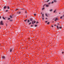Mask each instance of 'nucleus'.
<instances>
[{
    "label": "nucleus",
    "mask_w": 64,
    "mask_h": 64,
    "mask_svg": "<svg viewBox=\"0 0 64 64\" xmlns=\"http://www.w3.org/2000/svg\"><path fill=\"white\" fill-rule=\"evenodd\" d=\"M0 25H3V22H2V21H1L0 22Z\"/></svg>",
    "instance_id": "f257e3e1"
},
{
    "label": "nucleus",
    "mask_w": 64,
    "mask_h": 64,
    "mask_svg": "<svg viewBox=\"0 0 64 64\" xmlns=\"http://www.w3.org/2000/svg\"><path fill=\"white\" fill-rule=\"evenodd\" d=\"M2 58L4 60V59H5V57L4 56H3L2 57Z\"/></svg>",
    "instance_id": "f03ea898"
},
{
    "label": "nucleus",
    "mask_w": 64,
    "mask_h": 64,
    "mask_svg": "<svg viewBox=\"0 0 64 64\" xmlns=\"http://www.w3.org/2000/svg\"><path fill=\"white\" fill-rule=\"evenodd\" d=\"M6 8H7V7L6 6H4V9H6Z\"/></svg>",
    "instance_id": "7ed1b4c3"
},
{
    "label": "nucleus",
    "mask_w": 64,
    "mask_h": 64,
    "mask_svg": "<svg viewBox=\"0 0 64 64\" xmlns=\"http://www.w3.org/2000/svg\"><path fill=\"white\" fill-rule=\"evenodd\" d=\"M58 20V18H56L55 20V21H56V20Z\"/></svg>",
    "instance_id": "20e7f679"
},
{
    "label": "nucleus",
    "mask_w": 64,
    "mask_h": 64,
    "mask_svg": "<svg viewBox=\"0 0 64 64\" xmlns=\"http://www.w3.org/2000/svg\"><path fill=\"white\" fill-rule=\"evenodd\" d=\"M30 21H32V20H33V18H30Z\"/></svg>",
    "instance_id": "39448f33"
},
{
    "label": "nucleus",
    "mask_w": 64,
    "mask_h": 64,
    "mask_svg": "<svg viewBox=\"0 0 64 64\" xmlns=\"http://www.w3.org/2000/svg\"><path fill=\"white\" fill-rule=\"evenodd\" d=\"M63 17H64V15H63L62 16H61L60 17V19H62V18Z\"/></svg>",
    "instance_id": "423d86ee"
},
{
    "label": "nucleus",
    "mask_w": 64,
    "mask_h": 64,
    "mask_svg": "<svg viewBox=\"0 0 64 64\" xmlns=\"http://www.w3.org/2000/svg\"><path fill=\"white\" fill-rule=\"evenodd\" d=\"M54 2H55V3L57 2V0H54Z\"/></svg>",
    "instance_id": "0eeeda50"
},
{
    "label": "nucleus",
    "mask_w": 64,
    "mask_h": 64,
    "mask_svg": "<svg viewBox=\"0 0 64 64\" xmlns=\"http://www.w3.org/2000/svg\"><path fill=\"white\" fill-rule=\"evenodd\" d=\"M54 10V13H55V12H56V10Z\"/></svg>",
    "instance_id": "6e6552de"
},
{
    "label": "nucleus",
    "mask_w": 64,
    "mask_h": 64,
    "mask_svg": "<svg viewBox=\"0 0 64 64\" xmlns=\"http://www.w3.org/2000/svg\"><path fill=\"white\" fill-rule=\"evenodd\" d=\"M45 15L46 17H48V15H47V14H46Z\"/></svg>",
    "instance_id": "1a4fd4ad"
},
{
    "label": "nucleus",
    "mask_w": 64,
    "mask_h": 64,
    "mask_svg": "<svg viewBox=\"0 0 64 64\" xmlns=\"http://www.w3.org/2000/svg\"><path fill=\"white\" fill-rule=\"evenodd\" d=\"M52 11H53V10L52 9L50 10V12H52Z\"/></svg>",
    "instance_id": "9d476101"
},
{
    "label": "nucleus",
    "mask_w": 64,
    "mask_h": 64,
    "mask_svg": "<svg viewBox=\"0 0 64 64\" xmlns=\"http://www.w3.org/2000/svg\"><path fill=\"white\" fill-rule=\"evenodd\" d=\"M12 48H11L10 50V52H12Z\"/></svg>",
    "instance_id": "9b49d317"
},
{
    "label": "nucleus",
    "mask_w": 64,
    "mask_h": 64,
    "mask_svg": "<svg viewBox=\"0 0 64 64\" xmlns=\"http://www.w3.org/2000/svg\"><path fill=\"white\" fill-rule=\"evenodd\" d=\"M32 24H34V21H33L32 22Z\"/></svg>",
    "instance_id": "f8f14e48"
},
{
    "label": "nucleus",
    "mask_w": 64,
    "mask_h": 64,
    "mask_svg": "<svg viewBox=\"0 0 64 64\" xmlns=\"http://www.w3.org/2000/svg\"><path fill=\"white\" fill-rule=\"evenodd\" d=\"M13 21V20H10V22H12Z\"/></svg>",
    "instance_id": "ddd939ff"
},
{
    "label": "nucleus",
    "mask_w": 64,
    "mask_h": 64,
    "mask_svg": "<svg viewBox=\"0 0 64 64\" xmlns=\"http://www.w3.org/2000/svg\"><path fill=\"white\" fill-rule=\"evenodd\" d=\"M2 18L4 20H5V18L4 17H3Z\"/></svg>",
    "instance_id": "4468645a"
},
{
    "label": "nucleus",
    "mask_w": 64,
    "mask_h": 64,
    "mask_svg": "<svg viewBox=\"0 0 64 64\" xmlns=\"http://www.w3.org/2000/svg\"><path fill=\"white\" fill-rule=\"evenodd\" d=\"M10 17L11 18H12V16H10Z\"/></svg>",
    "instance_id": "2eb2a0df"
},
{
    "label": "nucleus",
    "mask_w": 64,
    "mask_h": 64,
    "mask_svg": "<svg viewBox=\"0 0 64 64\" xmlns=\"http://www.w3.org/2000/svg\"><path fill=\"white\" fill-rule=\"evenodd\" d=\"M57 28L59 29V27H58V26H57Z\"/></svg>",
    "instance_id": "dca6fc26"
},
{
    "label": "nucleus",
    "mask_w": 64,
    "mask_h": 64,
    "mask_svg": "<svg viewBox=\"0 0 64 64\" xmlns=\"http://www.w3.org/2000/svg\"><path fill=\"white\" fill-rule=\"evenodd\" d=\"M7 8L8 9H9V7L8 6L7 7Z\"/></svg>",
    "instance_id": "f3484780"
},
{
    "label": "nucleus",
    "mask_w": 64,
    "mask_h": 64,
    "mask_svg": "<svg viewBox=\"0 0 64 64\" xmlns=\"http://www.w3.org/2000/svg\"><path fill=\"white\" fill-rule=\"evenodd\" d=\"M28 22H30V20H28Z\"/></svg>",
    "instance_id": "a211bd4d"
},
{
    "label": "nucleus",
    "mask_w": 64,
    "mask_h": 64,
    "mask_svg": "<svg viewBox=\"0 0 64 64\" xmlns=\"http://www.w3.org/2000/svg\"><path fill=\"white\" fill-rule=\"evenodd\" d=\"M50 24V22H48L47 23V24Z\"/></svg>",
    "instance_id": "6ab92c4d"
},
{
    "label": "nucleus",
    "mask_w": 64,
    "mask_h": 64,
    "mask_svg": "<svg viewBox=\"0 0 64 64\" xmlns=\"http://www.w3.org/2000/svg\"><path fill=\"white\" fill-rule=\"evenodd\" d=\"M42 17H44V14H42Z\"/></svg>",
    "instance_id": "aec40b11"
},
{
    "label": "nucleus",
    "mask_w": 64,
    "mask_h": 64,
    "mask_svg": "<svg viewBox=\"0 0 64 64\" xmlns=\"http://www.w3.org/2000/svg\"><path fill=\"white\" fill-rule=\"evenodd\" d=\"M37 25H35V27H37Z\"/></svg>",
    "instance_id": "412c9836"
},
{
    "label": "nucleus",
    "mask_w": 64,
    "mask_h": 64,
    "mask_svg": "<svg viewBox=\"0 0 64 64\" xmlns=\"http://www.w3.org/2000/svg\"><path fill=\"white\" fill-rule=\"evenodd\" d=\"M6 12H8V10H6Z\"/></svg>",
    "instance_id": "4be33fe9"
},
{
    "label": "nucleus",
    "mask_w": 64,
    "mask_h": 64,
    "mask_svg": "<svg viewBox=\"0 0 64 64\" xmlns=\"http://www.w3.org/2000/svg\"><path fill=\"white\" fill-rule=\"evenodd\" d=\"M49 6V5H46V7H48Z\"/></svg>",
    "instance_id": "5701e85b"
},
{
    "label": "nucleus",
    "mask_w": 64,
    "mask_h": 64,
    "mask_svg": "<svg viewBox=\"0 0 64 64\" xmlns=\"http://www.w3.org/2000/svg\"><path fill=\"white\" fill-rule=\"evenodd\" d=\"M34 16H36V14H34Z\"/></svg>",
    "instance_id": "b1692460"
},
{
    "label": "nucleus",
    "mask_w": 64,
    "mask_h": 64,
    "mask_svg": "<svg viewBox=\"0 0 64 64\" xmlns=\"http://www.w3.org/2000/svg\"><path fill=\"white\" fill-rule=\"evenodd\" d=\"M18 14H20L21 13V12H18Z\"/></svg>",
    "instance_id": "393cba45"
},
{
    "label": "nucleus",
    "mask_w": 64,
    "mask_h": 64,
    "mask_svg": "<svg viewBox=\"0 0 64 64\" xmlns=\"http://www.w3.org/2000/svg\"><path fill=\"white\" fill-rule=\"evenodd\" d=\"M25 18H27V15H26V16H25Z\"/></svg>",
    "instance_id": "a878e982"
},
{
    "label": "nucleus",
    "mask_w": 64,
    "mask_h": 64,
    "mask_svg": "<svg viewBox=\"0 0 64 64\" xmlns=\"http://www.w3.org/2000/svg\"><path fill=\"white\" fill-rule=\"evenodd\" d=\"M27 20H24V22H26V21H27Z\"/></svg>",
    "instance_id": "bb28decb"
},
{
    "label": "nucleus",
    "mask_w": 64,
    "mask_h": 64,
    "mask_svg": "<svg viewBox=\"0 0 64 64\" xmlns=\"http://www.w3.org/2000/svg\"><path fill=\"white\" fill-rule=\"evenodd\" d=\"M59 28H60V29H62V27H60Z\"/></svg>",
    "instance_id": "cd10ccee"
},
{
    "label": "nucleus",
    "mask_w": 64,
    "mask_h": 64,
    "mask_svg": "<svg viewBox=\"0 0 64 64\" xmlns=\"http://www.w3.org/2000/svg\"><path fill=\"white\" fill-rule=\"evenodd\" d=\"M31 24V22H30L29 24V25H30V24Z\"/></svg>",
    "instance_id": "c85d7f7f"
},
{
    "label": "nucleus",
    "mask_w": 64,
    "mask_h": 64,
    "mask_svg": "<svg viewBox=\"0 0 64 64\" xmlns=\"http://www.w3.org/2000/svg\"><path fill=\"white\" fill-rule=\"evenodd\" d=\"M51 2H50V3H48V4H51Z\"/></svg>",
    "instance_id": "c756f323"
},
{
    "label": "nucleus",
    "mask_w": 64,
    "mask_h": 64,
    "mask_svg": "<svg viewBox=\"0 0 64 64\" xmlns=\"http://www.w3.org/2000/svg\"><path fill=\"white\" fill-rule=\"evenodd\" d=\"M8 19V20H10V18H9Z\"/></svg>",
    "instance_id": "7c9ffc66"
},
{
    "label": "nucleus",
    "mask_w": 64,
    "mask_h": 64,
    "mask_svg": "<svg viewBox=\"0 0 64 64\" xmlns=\"http://www.w3.org/2000/svg\"><path fill=\"white\" fill-rule=\"evenodd\" d=\"M38 23L39 22H36V24H38Z\"/></svg>",
    "instance_id": "2f4dec72"
},
{
    "label": "nucleus",
    "mask_w": 64,
    "mask_h": 64,
    "mask_svg": "<svg viewBox=\"0 0 64 64\" xmlns=\"http://www.w3.org/2000/svg\"><path fill=\"white\" fill-rule=\"evenodd\" d=\"M49 0H48L47 1V2H49Z\"/></svg>",
    "instance_id": "473e14b6"
},
{
    "label": "nucleus",
    "mask_w": 64,
    "mask_h": 64,
    "mask_svg": "<svg viewBox=\"0 0 64 64\" xmlns=\"http://www.w3.org/2000/svg\"><path fill=\"white\" fill-rule=\"evenodd\" d=\"M18 10V9L16 8V10Z\"/></svg>",
    "instance_id": "72a5a7b5"
},
{
    "label": "nucleus",
    "mask_w": 64,
    "mask_h": 64,
    "mask_svg": "<svg viewBox=\"0 0 64 64\" xmlns=\"http://www.w3.org/2000/svg\"><path fill=\"white\" fill-rule=\"evenodd\" d=\"M46 5V4H44V5L43 6V7H44V6H45V5Z\"/></svg>",
    "instance_id": "f704fd0d"
},
{
    "label": "nucleus",
    "mask_w": 64,
    "mask_h": 64,
    "mask_svg": "<svg viewBox=\"0 0 64 64\" xmlns=\"http://www.w3.org/2000/svg\"><path fill=\"white\" fill-rule=\"evenodd\" d=\"M44 8H42V10H44Z\"/></svg>",
    "instance_id": "c9c22d12"
},
{
    "label": "nucleus",
    "mask_w": 64,
    "mask_h": 64,
    "mask_svg": "<svg viewBox=\"0 0 64 64\" xmlns=\"http://www.w3.org/2000/svg\"><path fill=\"white\" fill-rule=\"evenodd\" d=\"M54 3V2H52V3Z\"/></svg>",
    "instance_id": "e433bc0d"
},
{
    "label": "nucleus",
    "mask_w": 64,
    "mask_h": 64,
    "mask_svg": "<svg viewBox=\"0 0 64 64\" xmlns=\"http://www.w3.org/2000/svg\"><path fill=\"white\" fill-rule=\"evenodd\" d=\"M64 52H62V54H64Z\"/></svg>",
    "instance_id": "4c0bfd02"
},
{
    "label": "nucleus",
    "mask_w": 64,
    "mask_h": 64,
    "mask_svg": "<svg viewBox=\"0 0 64 64\" xmlns=\"http://www.w3.org/2000/svg\"><path fill=\"white\" fill-rule=\"evenodd\" d=\"M47 22H48L47 21H46L45 22V23H47Z\"/></svg>",
    "instance_id": "58836bf2"
},
{
    "label": "nucleus",
    "mask_w": 64,
    "mask_h": 64,
    "mask_svg": "<svg viewBox=\"0 0 64 64\" xmlns=\"http://www.w3.org/2000/svg\"><path fill=\"white\" fill-rule=\"evenodd\" d=\"M36 23V21H35L34 22V23Z\"/></svg>",
    "instance_id": "ea45409f"
},
{
    "label": "nucleus",
    "mask_w": 64,
    "mask_h": 64,
    "mask_svg": "<svg viewBox=\"0 0 64 64\" xmlns=\"http://www.w3.org/2000/svg\"><path fill=\"white\" fill-rule=\"evenodd\" d=\"M26 13H27V11H26V12H25Z\"/></svg>",
    "instance_id": "a19ab883"
},
{
    "label": "nucleus",
    "mask_w": 64,
    "mask_h": 64,
    "mask_svg": "<svg viewBox=\"0 0 64 64\" xmlns=\"http://www.w3.org/2000/svg\"><path fill=\"white\" fill-rule=\"evenodd\" d=\"M58 24L59 25V26H60V25L59 24Z\"/></svg>",
    "instance_id": "79ce46f5"
},
{
    "label": "nucleus",
    "mask_w": 64,
    "mask_h": 64,
    "mask_svg": "<svg viewBox=\"0 0 64 64\" xmlns=\"http://www.w3.org/2000/svg\"><path fill=\"white\" fill-rule=\"evenodd\" d=\"M31 27H33V25H31Z\"/></svg>",
    "instance_id": "37998d69"
},
{
    "label": "nucleus",
    "mask_w": 64,
    "mask_h": 64,
    "mask_svg": "<svg viewBox=\"0 0 64 64\" xmlns=\"http://www.w3.org/2000/svg\"><path fill=\"white\" fill-rule=\"evenodd\" d=\"M42 20H44V18H42Z\"/></svg>",
    "instance_id": "c03bdc74"
},
{
    "label": "nucleus",
    "mask_w": 64,
    "mask_h": 64,
    "mask_svg": "<svg viewBox=\"0 0 64 64\" xmlns=\"http://www.w3.org/2000/svg\"><path fill=\"white\" fill-rule=\"evenodd\" d=\"M52 27H53V26H52Z\"/></svg>",
    "instance_id": "a18cd8bd"
},
{
    "label": "nucleus",
    "mask_w": 64,
    "mask_h": 64,
    "mask_svg": "<svg viewBox=\"0 0 64 64\" xmlns=\"http://www.w3.org/2000/svg\"><path fill=\"white\" fill-rule=\"evenodd\" d=\"M1 16H0V19H1Z\"/></svg>",
    "instance_id": "49530a36"
},
{
    "label": "nucleus",
    "mask_w": 64,
    "mask_h": 64,
    "mask_svg": "<svg viewBox=\"0 0 64 64\" xmlns=\"http://www.w3.org/2000/svg\"><path fill=\"white\" fill-rule=\"evenodd\" d=\"M54 26H56V25H54Z\"/></svg>",
    "instance_id": "de8ad7c7"
},
{
    "label": "nucleus",
    "mask_w": 64,
    "mask_h": 64,
    "mask_svg": "<svg viewBox=\"0 0 64 64\" xmlns=\"http://www.w3.org/2000/svg\"><path fill=\"white\" fill-rule=\"evenodd\" d=\"M23 10V8H22V10Z\"/></svg>",
    "instance_id": "09e8293b"
},
{
    "label": "nucleus",
    "mask_w": 64,
    "mask_h": 64,
    "mask_svg": "<svg viewBox=\"0 0 64 64\" xmlns=\"http://www.w3.org/2000/svg\"><path fill=\"white\" fill-rule=\"evenodd\" d=\"M46 19H47V18H46Z\"/></svg>",
    "instance_id": "8fccbe9b"
},
{
    "label": "nucleus",
    "mask_w": 64,
    "mask_h": 64,
    "mask_svg": "<svg viewBox=\"0 0 64 64\" xmlns=\"http://www.w3.org/2000/svg\"><path fill=\"white\" fill-rule=\"evenodd\" d=\"M6 18H7V17H6Z\"/></svg>",
    "instance_id": "3c124183"
},
{
    "label": "nucleus",
    "mask_w": 64,
    "mask_h": 64,
    "mask_svg": "<svg viewBox=\"0 0 64 64\" xmlns=\"http://www.w3.org/2000/svg\"><path fill=\"white\" fill-rule=\"evenodd\" d=\"M1 28V27H0V29Z\"/></svg>",
    "instance_id": "603ef678"
},
{
    "label": "nucleus",
    "mask_w": 64,
    "mask_h": 64,
    "mask_svg": "<svg viewBox=\"0 0 64 64\" xmlns=\"http://www.w3.org/2000/svg\"><path fill=\"white\" fill-rule=\"evenodd\" d=\"M42 13H41V14H42Z\"/></svg>",
    "instance_id": "864d4df0"
},
{
    "label": "nucleus",
    "mask_w": 64,
    "mask_h": 64,
    "mask_svg": "<svg viewBox=\"0 0 64 64\" xmlns=\"http://www.w3.org/2000/svg\"><path fill=\"white\" fill-rule=\"evenodd\" d=\"M30 39V38H28V39Z\"/></svg>",
    "instance_id": "5fc2aeb1"
},
{
    "label": "nucleus",
    "mask_w": 64,
    "mask_h": 64,
    "mask_svg": "<svg viewBox=\"0 0 64 64\" xmlns=\"http://www.w3.org/2000/svg\"><path fill=\"white\" fill-rule=\"evenodd\" d=\"M59 14H60V13H59Z\"/></svg>",
    "instance_id": "6e6d98bb"
}]
</instances>
